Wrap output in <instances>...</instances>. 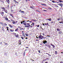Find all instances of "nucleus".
<instances>
[{
	"mask_svg": "<svg viewBox=\"0 0 63 63\" xmlns=\"http://www.w3.org/2000/svg\"><path fill=\"white\" fill-rule=\"evenodd\" d=\"M43 36H42L41 34H40V36H39V38L40 39H43Z\"/></svg>",
	"mask_w": 63,
	"mask_h": 63,
	"instance_id": "obj_1",
	"label": "nucleus"
},
{
	"mask_svg": "<svg viewBox=\"0 0 63 63\" xmlns=\"http://www.w3.org/2000/svg\"><path fill=\"white\" fill-rule=\"evenodd\" d=\"M43 43L44 44H46V43H47V41H43Z\"/></svg>",
	"mask_w": 63,
	"mask_h": 63,
	"instance_id": "obj_2",
	"label": "nucleus"
},
{
	"mask_svg": "<svg viewBox=\"0 0 63 63\" xmlns=\"http://www.w3.org/2000/svg\"><path fill=\"white\" fill-rule=\"evenodd\" d=\"M60 19H61L62 20H63V18H62V17H59V18H58V20H60Z\"/></svg>",
	"mask_w": 63,
	"mask_h": 63,
	"instance_id": "obj_3",
	"label": "nucleus"
},
{
	"mask_svg": "<svg viewBox=\"0 0 63 63\" xmlns=\"http://www.w3.org/2000/svg\"><path fill=\"white\" fill-rule=\"evenodd\" d=\"M59 6H61V7H62V4L60 3L59 4Z\"/></svg>",
	"mask_w": 63,
	"mask_h": 63,
	"instance_id": "obj_4",
	"label": "nucleus"
},
{
	"mask_svg": "<svg viewBox=\"0 0 63 63\" xmlns=\"http://www.w3.org/2000/svg\"><path fill=\"white\" fill-rule=\"evenodd\" d=\"M6 1L8 4H9V3H10V0H7Z\"/></svg>",
	"mask_w": 63,
	"mask_h": 63,
	"instance_id": "obj_5",
	"label": "nucleus"
},
{
	"mask_svg": "<svg viewBox=\"0 0 63 63\" xmlns=\"http://www.w3.org/2000/svg\"><path fill=\"white\" fill-rule=\"evenodd\" d=\"M10 31H11V32H14V30H11V29H10Z\"/></svg>",
	"mask_w": 63,
	"mask_h": 63,
	"instance_id": "obj_6",
	"label": "nucleus"
},
{
	"mask_svg": "<svg viewBox=\"0 0 63 63\" xmlns=\"http://www.w3.org/2000/svg\"><path fill=\"white\" fill-rule=\"evenodd\" d=\"M2 9L3 10H4V11H5V10H6L5 9V8L4 7H2Z\"/></svg>",
	"mask_w": 63,
	"mask_h": 63,
	"instance_id": "obj_7",
	"label": "nucleus"
},
{
	"mask_svg": "<svg viewBox=\"0 0 63 63\" xmlns=\"http://www.w3.org/2000/svg\"><path fill=\"white\" fill-rule=\"evenodd\" d=\"M57 31H60V29H59V28L57 29Z\"/></svg>",
	"mask_w": 63,
	"mask_h": 63,
	"instance_id": "obj_8",
	"label": "nucleus"
},
{
	"mask_svg": "<svg viewBox=\"0 0 63 63\" xmlns=\"http://www.w3.org/2000/svg\"><path fill=\"white\" fill-rule=\"evenodd\" d=\"M30 25H28L27 26V28H29V27H30Z\"/></svg>",
	"mask_w": 63,
	"mask_h": 63,
	"instance_id": "obj_9",
	"label": "nucleus"
},
{
	"mask_svg": "<svg viewBox=\"0 0 63 63\" xmlns=\"http://www.w3.org/2000/svg\"><path fill=\"white\" fill-rule=\"evenodd\" d=\"M13 24H15V23H16V21H14L13 22Z\"/></svg>",
	"mask_w": 63,
	"mask_h": 63,
	"instance_id": "obj_10",
	"label": "nucleus"
},
{
	"mask_svg": "<svg viewBox=\"0 0 63 63\" xmlns=\"http://www.w3.org/2000/svg\"><path fill=\"white\" fill-rule=\"evenodd\" d=\"M59 23H62V24H63V21H61V22H59Z\"/></svg>",
	"mask_w": 63,
	"mask_h": 63,
	"instance_id": "obj_11",
	"label": "nucleus"
},
{
	"mask_svg": "<svg viewBox=\"0 0 63 63\" xmlns=\"http://www.w3.org/2000/svg\"><path fill=\"white\" fill-rule=\"evenodd\" d=\"M14 2H15L16 3H18V2H17L16 0H14Z\"/></svg>",
	"mask_w": 63,
	"mask_h": 63,
	"instance_id": "obj_12",
	"label": "nucleus"
},
{
	"mask_svg": "<svg viewBox=\"0 0 63 63\" xmlns=\"http://www.w3.org/2000/svg\"><path fill=\"white\" fill-rule=\"evenodd\" d=\"M4 24H2V25H7V24L6 23H3Z\"/></svg>",
	"mask_w": 63,
	"mask_h": 63,
	"instance_id": "obj_13",
	"label": "nucleus"
},
{
	"mask_svg": "<svg viewBox=\"0 0 63 63\" xmlns=\"http://www.w3.org/2000/svg\"><path fill=\"white\" fill-rule=\"evenodd\" d=\"M22 34L23 36H25V34H24V33H22Z\"/></svg>",
	"mask_w": 63,
	"mask_h": 63,
	"instance_id": "obj_14",
	"label": "nucleus"
},
{
	"mask_svg": "<svg viewBox=\"0 0 63 63\" xmlns=\"http://www.w3.org/2000/svg\"><path fill=\"white\" fill-rule=\"evenodd\" d=\"M18 30V28H17L15 30V31L16 32V31H17Z\"/></svg>",
	"mask_w": 63,
	"mask_h": 63,
	"instance_id": "obj_15",
	"label": "nucleus"
},
{
	"mask_svg": "<svg viewBox=\"0 0 63 63\" xmlns=\"http://www.w3.org/2000/svg\"><path fill=\"white\" fill-rule=\"evenodd\" d=\"M59 2H60V3H61L62 2H63V1H62L61 0H59Z\"/></svg>",
	"mask_w": 63,
	"mask_h": 63,
	"instance_id": "obj_16",
	"label": "nucleus"
},
{
	"mask_svg": "<svg viewBox=\"0 0 63 63\" xmlns=\"http://www.w3.org/2000/svg\"><path fill=\"white\" fill-rule=\"evenodd\" d=\"M23 24L25 25H27L26 24V23H23Z\"/></svg>",
	"mask_w": 63,
	"mask_h": 63,
	"instance_id": "obj_17",
	"label": "nucleus"
},
{
	"mask_svg": "<svg viewBox=\"0 0 63 63\" xmlns=\"http://www.w3.org/2000/svg\"><path fill=\"white\" fill-rule=\"evenodd\" d=\"M5 13H8V12H7V11L5 10Z\"/></svg>",
	"mask_w": 63,
	"mask_h": 63,
	"instance_id": "obj_18",
	"label": "nucleus"
},
{
	"mask_svg": "<svg viewBox=\"0 0 63 63\" xmlns=\"http://www.w3.org/2000/svg\"><path fill=\"white\" fill-rule=\"evenodd\" d=\"M9 26L10 27H13V26L11 25H9Z\"/></svg>",
	"mask_w": 63,
	"mask_h": 63,
	"instance_id": "obj_19",
	"label": "nucleus"
},
{
	"mask_svg": "<svg viewBox=\"0 0 63 63\" xmlns=\"http://www.w3.org/2000/svg\"><path fill=\"white\" fill-rule=\"evenodd\" d=\"M5 19H6V20H8V19L7 18H5Z\"/></svg>",
	"mask_w": 63,
	"mask_h": 63,
	"instance_id": "obj_20",
	"label": "nucleus"
},
{
	"mask_svg": "<svg viewBox=\"0 0 63 63\" xmlns=\"http://www.w3.org/2000/svg\"><path fill=\"white\" fill-rule=\"evenodd\" d=\"M21 12L22 13H24V11H22Z\"/></svg>",
	"mask_w": 63,
	"mask_h": 63,
	"instance_id": "obj_21",
	"label": "nucleus"
},
{
	"mask_svg": "<svg viewBox=\"0 0 63 63\" xmlns=\"http://www.w3.org/2000/svg\"><path fill=\"white\" fill-rule=\"evenodd\" d=\"M42 5H43L44 6H46V4H41Z\"/></svg>",
	"mask_w": 63,
	"mask_h": 63,
	"instance_id": "obj_22",
	"label": "nucleus"
},
{
	"mask_svg": "<svg viewBox=\"0 0 63 63\" xmlns=\"http://www.w3.org/2000/svg\"><path fill=\"white\" fill-rule=\"evenodd\" d=\"M52 2L53 3H56V2H55L54 1H52Z\"/></svg>",
	"mask_w": 63,
	"mask_h": 63,
	"instance_id": "obj_23",
	"label": "nucleus"
},
{
	"mask_svg": "<svg viewBox=\"0 0 63 63\" xmlns=\"http://www.w3.org/2000/svg\"><path fill=\"white\" fill-rule=\"evenodd\" d=\"M51 18H49V21H51Z\"/></svg>",
	"mask_w": 63,
	"mask_h": 63,
	"instance_id": "obj_24",
	"label": "nucleus"
},
{
	"mask_svg": "<svg viewBox=\"0 0 63 63\" xmlns=\"http://www.w3.org/2000/svg\"><path fill=\"white\" fill-rule=\"evenodd\" d=\"M25 21H24V20H23V21H22L21 22H22L23 23V22H24Z\"/></svg>",
	"mask_w": 63,
	"mask_h": 63,
	"instance_id": "obj_25",
	"label": "nucleus"
},
{
	"mask_svg": "<svg viewBox=\"0 0 63 63\" xmlns=\"http://www.w3.org/2000/svg\"><path fill=\"white\" fill-rule=\"evenodd\" d=\"M55 54H57V51H55Z\"/></svg>",
	"mask_w": 63,
	"mask_h": 63,
	"instance_id": "obj_26",
	"label": "nucleus"
},
{
	"mask_svg": "<svg viewBox=\"0 0 63 63\" xmlns=\"http://www.w3.org/2000/svg\"><path fill=\"white\" fill-rule=\"evenodd\" d=\"M25 35H26V36H28V34H26Z\"/></svg>",
	"mask_w": 63,
	"mask_h": 63,
	"instance_id": "obj_27",
	"label": "nucleus"
},
{
	"mask_svg": "<svg viewBox=\"0 0 63 63\" xmlns=\"http://www.w3.org/2000/svg\"><path fill=\"white\" fill-rule=\"evenodd\" d=\"M46 25H48L49 26V25H48V23H47V24H46Z\"/></svg>",
	"mask_w": 63,
	"mask_h": 63,
	"instance_id": "obj_28",
	"label": "nucleus"
},
{
	"mask_svg": "<svg viewBox=\"0 0 63 63\" xmlns=\"http://www.w3.org/2000/svg\"><path fill=\"white\" fill-rule=\"evenodd\" d=\"M37 26V27H39V26H40V25H37V26Z\"/></svg>",
	"mask_w": 63,
	"mask_h": 63,
	"instance_id": "obj_29",
	"label": "nucleus"
},
{
	"mask_svg": "<svg viewBox=\"0 0 63 63\" xmlns=\"http://www.w3.org/2000/svg\"><path fill=\"white\" fill-rule=\"evenodd\" d=\"M42 35L43 36H45V34L44 33H42Z\"/></svg>",
	"mask_w": 63,
	"mask_h": 63,
	"instance_id": "obj_30",
	"label": "nucleus"
},
{
	"mask_svg": "<svg viewBox=\"0 0 63 63\" xmlns=\"http://www.w3.org/2000/svg\"><path fill=\"white\" fill-rule=\"evenodd\" d=\"M11 21H12V22H13L14 21V20L13 19H11Z\"/></svg>",
	"mask_w": 63,
	"mask_h": 63,
	"instance_id": "obj_31",
	"label": "nucleus"
},
{
	"mask_svg": "<svg viewBox=\"0 0 63 63\" xmlns=\"http://www.w3.org/2000/svg\"><path fill=\"white\" fill-rule=\"evenodd\" d=\"M5 45H8V44L6 43H5Z\"/></svg>",
	"mask_w": 63,
	"mask_h": 63,
	"instance_id": "obj_32",
	"label": "nucleus"
},
{
	"mask_svg": "<svg viewBox=\"0 0 63 63\" xmlns=\"http://www.w3.org/2000/svg\"><path fill=\"white\" fill-rule=\"evenodd\" d=\"M27 25H29V23H28L26 24Z\"/></svg>",
	"mask_w": 63,
	"mask_h": 63,
	"instance_id": "obj_33",
	"label": "nucleus"
},
{
	"mask_svg": "<svg viewBox=\"0 0 63 63\" xmlns=\"http://www.w3.org/2000/svg\"><path fill=\"white\" fill-rule=\"evenodd\" d=\"M0 24H3V23L2 22H0Z\"/></svg>",
	"mask_w": 63,
	"mask_h": 63,
	"instance_id": "obj_34",
	"label": "nucleus"
},
{
	"mask_svg": "<svg viewBox=\"0 0 63 63\" xmlns=\"http://www.w3.org/2000/svg\"><path fill=\"white\" fill-rule=\"evenodd\" d=\"M43 39H46V37H43Z\"/></svg>",
	"mask_w": 63,
	"mask_h": 63,
	"instance_id": "obj_35",
	"label": "nucleus"
},
{
	"mask_svg": "<svg viewBox=\"0 0 63 63\" xmlns=\"http://www.w3.org/2000/svg\"><path fill=\"white\" fill-rule=\"evenodd\" d=\"M21 38L22 39V40H23V37H21Z\"/></svg>",
	"mask_w": 63,
	"mask_h": 63,
	"instance_id": "obj_36",
	"label": "nucleus"
},
{
	"mask_svg": "<svg viewBox=\"0 0 63 63\" xmlns=\"http://www.w3.org/2000/svg\"><path fill=\"white\" fill-rule=\"evenodd\" d=\"M51 46H53V47H54V45H52V44H51Z\"/></svg>",
	"mask_w": 63,
	"mask_h": 63,
	"instance_id": "obj_37",
	"label": "nucleus"
},
{
	"mask_svg": "<svg viewBox=\"0 0 63 63\" xmlns=\"http://www.w3.org/2000/svg\"><path fill=\"white\" fill-rule=\"evenodd\" d=\"M1 14H4V12H1Z\"/></svg>",
	"mask_w": 63,
	"mask_h": 63,
	"instance_id": "obj_38",
	"label": "nucleus"
},
{
	"mask_svg": "<svg viewBox=\"0 0 63 63\" xmlns=\"http://www.w3.org/2000/svg\"><path fill=\"white\" fill-rule=\"evenodd\" d=\"M15 36H16V37H18V36L17 35H16Z\"/></svg>",
	"mask_w": 63,
	"mask_h": 63,
	"instance_id": "obj_39",
	"label": "nucleus"
},
{
	"mask_svg": "<svg viewBox=\"0 0 63 63\" xmlns=\"http://www.w3.org/2000/svg\"><path fill=\"white\" fill-rule=\"evenodd\" d=\"M31 27V28H32V27H33L30 25V27Z\"/></svg>",
	"mask_w": 63,
	"mask_h": 63,
	"instance_id": "obj_40",
	"label": "nucleus"
},
{
	"mask_svg": "<svg viewBox=\"0 0 63 63\" xmlns=\"http://www.w3.org/2000/svg\"><path fill=\"white\" fill-rule=\"evenodd\" d=\"M13 33L15 35H16V33Z\"/></svg>",
	"mask_w": 63,
	"mask_h": 63,
	"instance_id": "obj_41",
	"label": "nucleus"
},
{
	"mask_svg": "<svg viewBox=\"0 0 63 63\" xmlns=\"http://www.w3.org/2000/svg\"><path fill=\"white\" fill-rule=\"evenodd\" d=\"M10 16H13V14H10Z\"/></svg>",
	"mask_w": 63,
	"mask_h": 63,
	"instance_id": "obj_42",
	"label": "nucleus"
},
{
	"mask_svg": "<svg viewBox=\"0 0 63 63\" xmlns=\"http://www.w3.org/2000/svg\"><path fill=\"white\" fill-rule=\"evenodd\" d=\"M6 28H7V29H9V27H7Z\"/></svg>",
	"mask_w": 63,
	"mask_h": 63,
	"instance_id": "obj_43",
	"label": "nucleus"
},
{
	"mask_svg": "<svg viewBox=\"0 0 63 63\" xmlns=\"http://www.w3.org/2000/svg\"><path fill=\"white\" fill-rule=\"evenodd\" d=\"M25 52H24V55H25Z\"/></svg>",
	"mask_w": 63,
	"mask_h": 63,
	"instance_id": "obj_44",
	"label": "nucleus"
},
{
	"mask_svg": "<svg viewBox=\"0 0 63 63\" xmlns=\"http://www.w3.org/2000/svg\"><path fill=\"white\" fill-rule=\"evenodd\" d=\"M0 44H1H1H2V42H0Z\"/></svg>",
	"mask_w": 63,
	"mask_h": 63,
	"instance_id": "obj_45",
	"label": "nucleus"
},
{
	"mask_svg": "<svg viewBox=\"0 0 63 63\" xmlns=\"http://www.w3.org/2000/svg\"><path fill=\"white\" fill-rule=\"evenodd\" d=\"M2 30H3V29H4V27H2Z\"/></svg>",
	"mask_w": 63,
	"mask_h": 63,
	"instance_id": "obj_46",
	"label": "nucleus"
},
{
	"mask_svg": "<svg viewBox=\"0 0 63 63\" xmlns=\"http://www.w3.org/2000/svg\"><path fill=\"white\" fill-rule=\"evenodd\" d=\"M15 22H16V23H17V21H15Z\"/></svg>",
	"mask_w": 63,
	"mask_h": 63,
	"instance_id": "obj_47",
	"label": "nucleus"
},
{
	"mask_svg": "<svg viewBox=\"0 0 63 63\" xmlns=\"http://www.w3.org/2000/svg\"><path fill=\"white\" fill-rule=\"evenodd\" d=\"M30 8H32V9L33 8V7H32V6L30 7Z\"/></svg>",
	"mask_w": 63,
	"mask_h": 63,
	"instance_id": "obj_48",
	"label": "nucleus"
},
{
	"mask_svg": "<svg viewBox=\"0 0 63 63\" xmlns=\"http://www.w3.org/2000/svg\"><path fill=\"white\" fill-rule=\"evenodd\" d=\"M49 10H51V8H49Z\"/></svg>",
	"mask_w": 63,
	"mask_h": 63,
	"instance_id": "obj_49",
	"label": "nucleus"
},
{
	"mask_svg": "<svg viewBox=\"0 0 63 63\" xmlns=\"http://www.w3.org/2000/svg\"><path fill=\"white\" fill-rule=\"evenodd\" d=\"M25 27H27V26H24Z\"/></svg>",
	"mask_w": 63,
	"mask_h": 63,
	"instance_id": "obj_50",
	"label": "nucleus"
},
{
	"mask_svg": "<svg viewBox=\"0 0 63 63\" xmlns=\"http://www.w3.org/2000/svg\"><path fill=\"white\" fill-rule=\"evenodd\" d=\"M32 24L33 25L34 24V23H32Z\"/></svg>",
	"mask_w": 63,
	"mask_h": 63,
	"instance_id": "obj_51",
	"label": "nucleus"
},
{
	"mask_svg": "<svg viewBox=\"0 0 63 63\" xmlns=\"http://www.w3.org/2000/svg\"><path fill=\"white\" fill-rule=\"evenodd\" d=\"M29 22H30V23H31V22H32V21H29Z\"/></svg>",
	"mask_w": 63,
	"mask_h": 63,
	"instance_id": "obj_52",
	"label": "nucleus"
},
{
	"mask_svg": "<svg viewBox=\"0 0 63 63\" xmlns=\"http://www.w3.org/2000/svg\"><path fill=\"white\" fill-rule=\"evenodd\" d=\"M60 63H63V62H61Z\"/></svg>",
	"mask_w": 63,
	"mask_h": 63,
	"instance_id": "obj_53",
	"label": "nucleus"
},
{
	"mask_svg": "<svg viewBox=\"0 0 63 63\" xmlns=\"http://www.w3.org/2000/svg\"><path fill=\"white\" fill-rule=\"evenodd\" d=\"M38 52H39V53H40V50H38Z\"/></svg>",
	"mask_w": 63,
	"mask_h": 63,
	"instance_id": "obj_54",
	"label": "nucleus"
},
{
	"mask_svg": "<svg viewBox=\"0 0 63 63\" xmlns=\"http://www.w3.org/2000/svg\"><path fill=\"white\" fill-rule=\"evenodd\" d=\"M43 11H47V10H43Z\"/></svg>",
	"mask_w": 63,
	"mask_h": 63,
	"instance_id": "obj_55",
	"label": "nucleus"
},
{
	"mask_svg": "<svg viewBox=\"0 0 63 63\" xmlns=\"http://www.w3.org/2000/svg\"><path fill=\"white\" fill-rule=\"evenodd\" d=\"M8 21H10L9 20H8Z\"/></svg>",
	"mask_w": 63,
	"mask_h": 63,
	"instance_id": "obj_56",
	"label": "nucleus"
},
{
	"mask_svg": "<svg viewBox=\"0 0 63 63\" xmlns=\"http://www.w3.org/2000/svg\"><path fill=\"white\" fill-rule=\"evenodd\" d=\"M23 23H22V22H21V24H22Z\"/></svg>",
	"mask_w": 63,
	"mask_h": 63,
	"instance_id": "obj_57",
	"label": "nucleus"
},
{
	"mask_svg": "<svg viewBox=\"0 0 63 63\" xmlns=\"http://www.w3.org/2000/svg\"><path fill=\"white\" fill-rule=\"evenodd\" d=\"M45 25H47V24L45 23Z\"/></svg>",
	"mask_w": 63,
	"mask_h": 63,
	"instance_id": "obj_58",
	"label": "nucleus"
},
{
	"mask_svg": "<svg viewBox=\"0 0 63 63\" xmlns=\"http://www.w3.org/2000/svg\"><path fill=\"white\" fill-rule=\"evenodd\" d=\"M35 41H38V40L36 39V40H35Z\"/></svg>",
	"mask_w": 63,
	"mask_h": 63,
	"instance_id": "obj_59",
	"label": "nucleus"
},
{
	"mask_svg": "<svg viewBox=\"0 0 63 63\" xmlns=\"http://www.w3.org/2000/svg\"><path fill=\"white\" fill-rule=\"evenodd\" d=\"M33 21H36V20H35V21L34 20H33Z\"/></svg>",
	"mask_w": 63,
	"mask_h": 63,
	"instance_id": "obj_60",
	"label": "nucleus"
},
{
	"mask_svg": "<svg viewBox=\"0 0 63 63\" xmlns=\"http://www.w3.org/2000/svg\"><path fill=\"white\" fill-rule=\"evenodd\" d=\"M25 39H28V38H26Z\"/></svg>",
	"mask_w": 63,
	"mask_h": 63,
	"instance_id": "obj_61",
	"label": "nucleus"
},
{
	"mask_svg": "<svg viewBox=\"0 0 63 63\" xmlns=\"http://www.w3.org/2000/svg\"><path fill=\"white\" fill-rule=\"evenodd\" d=\"M43 25H45V24H43Z\"/></svg>",
	"mask_w": 63,
	"mask_h": 63,
	"instance_id": "obj_62",
	"label": "nucleus"
},
{
	"mask_svg": "<svg viewBox=\"0 0 63 63\" xmlns=\"http://www.w3.org/2000/svg\"><path fill=\"white\" fill-rule=\"evenodd\" d=\"M26 48H28V47H26Z\"/></svg>",
	"mask_w": 63,
	"mask_h": 63,
	"instance_id": "obj_63",
	"label": "nucleus"
},
{
	"mask_svg": "<svg viewBox=\"0 0 63 63\" xmlns=\"http://www.w3.org/2000/svg\"><path fill=\"white\" fill-rule=\"evenodd\" d=\"M53 22H51V23H53Z\"/></svg>",
	"mask_w": 63,
	"mask_h": 63,
	"instance_id": "obj_64",
	"label": "nucleus"
}]
</instances>
